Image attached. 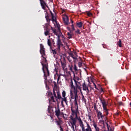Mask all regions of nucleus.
<instances>
[{"mask_svg": "<svg viewBox=\"0 0 131 131\" xmlns=\"http://www.w3.org/2000/svg\"><path fill=\"white\" fill-rule=\"evenodd\" d=\"M77 80H79V78H78Z\"/></svg>", "mask_w": 131, "mask_h": 131, "instance_id": "nucleus-62", "label": "nucleus"}, {"mask_svg": "<svg viewBox=\"0 0 131 131\" xmlns=\"http://www.w3.org/2000/svg\"><path fill=\"white\" fill-rule=\"evenodd\" d=\"M119 106H121V105H122V102H119Z\"/></svg>", "mask_w": 131, "mask_h": 131, "instance_id": "nucleus-50", "label": "nucleus"}, {"mask_svg": "<svg viewBox=\"0 0 131 131\" xmlns=\"http://www.w3.org/2000/svg\"><path fill=\"white\" fill-rule=\"evenodd\" d=\"M116 115H117V116H118V115H119V113L117 112L116 113Z\"/></svg>", "mask_w": 131, "mask_h": 131, "instance_id": "nucleus-53", "label": "nucleus"}, {"mask_svg": "<svg viewBox=\"0 0 131 131\" xmlns=\"http://www.w3.org/2000/svg\"><path fill=\"white\" fill-rule=\"evenodd\" d=\"M52 51V53L53 54L54 58H57V51L53 49Z\"/></svg>", "mask_w": 131, "mask_h": 131, "instance_id": "nucleus-25", "label": "nucleus"}, {"mask_svg": "<svg viewBox=\"0 0 131 131\" xmlns=\"http://www.w3.org/2000/svg\"><path fill=\"white\" fill-rule=\"evenodd\" d=\"M108 111H109V110H107V111H105L104 112H105V114H106V116L108 115V114H109Z\"/></svg>", "mask_w": 131, "mask_h": 131, "instance_id": "nucleus-40", "label": "nucleus"}, {"mask_svg": "<svg viewBox=\"0 0 131 131\" xmlns=\"http://www.w3.org/2000/svg\"><path fill=\"white\" fill-rule=\"evenodd\" d=\"M71 22L72 24H73L74 22H73V20H72V19H71Z\"/></svg>", "mask_w": 131, "mask_h": 131, "instance_id": "nucleus-57", "label": "nucleus"}, {"mask_svg": "<svg viewBox=\"0 0 131 131\" xmlns=\"http://www.w3.org/2000/svg\"><path fill=\"white\" fill-rule=\"evenodd\" d=\"M66 39V38H64L63 39H62V42H63L64 43L65 42V40Z\"/></svg>", "mask_w": 131, "mask_h": 131, "instance_id": "nucleus-48", "label": "nucleus"}, {"mask_svg": "<svg viewBox=\"0 0 131 131\" xmlns=\"http://www.w3.org/2000/svg\"><path fill=\"white\" fill-rule=\"evenodd\" d=\"M99 100L101 102V103L102 104V107L103 108V111H107V110H108L107 109V103H106V101L104 99V98H99Z\"/></svg>", "mask_w": 131, "mask_h": 131, "instance_id": "nucleus-7", "label": "nucleus"}, {"mask_svg": "<svg viewBox=\"0 0 131 131\" xmlns=\"http://www.w3.org/2000/svg\"><path fill=\"white\" fill-rule=\"evenodd\" d=\"M76 33L77 34H80V30L79 29H78L77 30L75 31Z\"/></svg>", "mask_w": 131, "mask_h": 131, "instance_id": "nucleus-37", "label": "nucleus"}, {"mask_svg": "<svg viewBox=\"0 0 131 131\" xmlns=\"http://www.w3.org/2000/svg\"><path fill=\"white\" fill-rule=\"evenodd\" d=\"M70 57H71V58H73L74 59V60H77V57L76 56H75V55H74V54H73V53H70Z\"/></svg>", "mask_w": 131, "mask_h": 131, "instance_id": "nucleus-21", "label": "nucleus"}, {"mask_svg": "<svg viewBox=\"0 0 131 131\" xmlns=\"http://www.w3.org/2000/svg\"><path fill=\"white\" fill-rule=\"evenodd\" d=\"M50 31H51V29L48 28V27L46 28V30L45 31L44 34L46 35V36H48V35H50L51 34V33H50Z\"/></svg>", "mask_w": 131, "mask_h": 131, "instance_id": "nucleus-13", "label": "nucleus"}, {"mask_svg": "<svg viewBox=\"0 0 131 131\" xmlns=\"http://www.w3.org/2000/svg\"><path fill=\"white\" fill-rule=\"evenodd\" d=\"M70 98L71 100H73V99H75V94H73V92L72 91H70Z\"/></svg>", "mask_w": 131, "mask_h": 131, "instance_id": "nucleus-18", "label": "nucleus"}, {"mask_svg": "<svg viewBox=\"0 0 131 131\" xmlns=\"http://www.w3.org/2000/svg\"><path fill=\"white\" fill-rule=\"evenodd\" d=\"M47 43L49 47H50V49H52V41H51V39H48Z\"/></svg>", "mask_w": 131, "mask_h": 131, "instance_id": "nucleus-22", "label": "nucleus"}, {"mask_svg": "<svg viewBox=\"0 0 131 131\" xmlns=\"http://www.w3.org/2000/svg\"><path fill=\"white\" fill-rule=\"evenodd\" d=\"M74 56H75V57H76L77 58L78 56H77V53H76V52H75L74 53Z\"/></svg>", "mask_w": 131, "mask_h": 131, "instance_id": "nucleus-46", "label": "nucleus"}, {"mask_svg": "<svg viewBox=\"0 0 131 131\" xmlns=\"http://www.w3.org/2000/svg\"><path fill=\"white\" fill-rule=\"evenodd\" d=\"M93 125L95 129V131H100L101 130V129H100V128H99V127H98V126L97 125V123L94 122Z\"/></svg>", "mask_w": 131, "mask_h": 131, "instance_id": "nucleus-14", "label": "nucleus"}, {"mask_svg": "<svg viewBox=\"0 0 131 131\" xmlns=\"http://www.w3.org/2000/svg\"><path fill=\"white\" fill-rule=\"evenodd\" d=\"M88 117H89V119H90V120H91V121H92V116L90 115H88Z\"/></svg>", "mask_w": 131, "mask_h": 131, "instance_id": "nucleus-45", "label": "nucleus"}, {"mask_svg": "<svg viewBox=\"0 0 131 131\" xmlns=\"http://www.w3.org/2000/svg\"><path fill=\"white\" fill-rule=\"evenodd\" d=\"M93 84H94V85H95V84H96V83H95V82H93Z\"/></svg>", "mask_w": 131, "mask_h": 131, "instance_id": "nucleus-60", "label": "nucleus"}, {"mask_svg": "<svg viewBox=\"0 0 131 131\" xmlns=\"http://www.w3.org/2000/svg\"><path fill=\"white\" fill-rule=\"evenodd\" d=\"M82 101L84 103H86V99L85 98H84V96H82Z\"/></svg>", "mask_w": 131, "mask_h": 131, "instance_id": "nucleus-33", "label": "nucleus"}, {"mask_svg": "<svg viewBox=\"0 0 131 131\" xmlns=\"http://www.w3.org/2000/svg\"><path fill=\"white\" fill-rule=\"evenodd\" d=\"M53 96L54 98H55V99L57 100V95H56V92H55V89H53Z\"/></svg>", "mask_w": 131, "mask_h": 131, "instance_id": "nucleus-31", "label": "nucleus"}, {"mask_svg": "<svg viewBox=\"0 0 131 131\" xmlns=\"http://www.w3.org/2000/svg\"><path fill=\"white\" fill-rule=\"evenodd\" d=\"M61 99H62L61 104H63V102H65L66 105H68V104H67V98L63 97V98H61Z\"/></svg>", "mask_w": 131, "mask_h": 131, "instance_id": "nucleus-24", "label": "nucleus"}, {"mask_svg": "<svg viewBox=\"0 0 131 131\" xmlns=\"http://www.w3.org/2000/svg\"><path fill=\"white\" fill-rule=\"evenodd\" d=\"M50 117L51 118L52 122H54V118H53V116H50Z\"/></svg>", "mask_w": 131, "mask_h": 131, "instance_id": "nucleus-44", "label": "nucleus"}, {"mask_svg": "<svg viewBox=\"0 0 131 131\" xmlns=\"http://www.w3.org/2000/svg\"><path fill=\"white\" fill-rule=\"evenodd\" d=\"M74 70H75V71H78L77 67H76V64H74Z\"/></svg>", "mask_w": 131, "mask_h": 131, "instance_id": "nucleus-36", "label": "nucleus"}, {"mask_svg": "<svg viewBox=\"0 0 131 131\" xmlns=\"http://www.w3.org/2000/svg\"><path fill=\"white\" fill-rule=\"evenodd\" d=\"M44 71H45V73H44V79H45V83L46 84V86H47V82H48V84H51V83H52V79H49L48 80V78L47 77V74L46 73V72L47 73V76H48V72L47 71V69H45ZM48 76H50V73H49V75Z\"/></svg>", "mask_w": 131, "mask_h": 131, "instance_id": "nucleus-6", "label": "nucleus"}, {"mask_svg": "<svg viewBox=\"0 0 131 131\" xmlns=\"http://www.w3.org/2000/svg\"><path fill=\"white\" fill-rule=\"evenodd\" d=\"M57 100H60L61 99H62V96H61V94H60V92L58 91L57 92Z\"/></svg>", "mask_w": 131, "mask_h": 131, "instance_id": "nucleus-23", "label": "nucleus"}, {"mask_svg": "<svg viewBox=\"0 0 131 131\" xmlns=\"http://www.w3.org/2000/svg\"><path fill=\"white\" fill-rule=\"evenodd\" d=\"M61 37L62 39L66 38V37H64V36L63 35H62Z\"/></svg>", "mask_w": 131, "mask_h": 131, "instance_id": "nucleus-55", "label": "nucleus"}, {"mask_svg": "<svg viewBox=\"0 0 131 131\" xmlns=\"http://www.w3.org/2000/svg\"><path fill=\"white\" fill-rule=\"evenodd\" d=\"M48 95L49 96V97H52V96H53V93H52L51 92H49Z\"/></svg>", "mask_w": 131, "mask_h": 131, "instance_id": "nucleus-38", "label": "nucleus"}, {"mask_svg": "<svg viewBox=\"0 0 131 131\" xmlns=\"http://www.w3.org/2000/svg\"><path fill=\"white\" fill-rule=\"evenodd\" d=\"M67 35L68 36V38H69V39H70V38H72V35L70 33L68 32L67 33Z\"/></svg>", "mask_w": 131, "mask_h": 131, "instance_id": "nucleus-30", "label": "nucleus"}, {"mask_svg": "<svg viewBox=\"0 0 131 131\" xmlns=\"http://www.w3.org/2000/svg\"><path fill=\"white\" fill-rule=\"evenodd\" d=\"M82 88H83V91H85L88 94L90 93V90H89V87L88 85H86V84H85V82H84V83L82 84Z\"/></svg>", "mask_w": 131, "mask_h": 131, "instance_id": "nucleus-12", "label": "nucleus"}, {"mask_svg": "<svg viewBox=\"0 0 131 131\" xmlns=\"http://www.w3.org/2000/svg\"><path fill=\"white\" fill-rule=\"evenodd\" d=\"M59 128L60 129V131H63V128H62V126H59Z\"/></svg>", "mask_w": 131, "mask_h": 131, "instance_id": "nucleus-47", "label": "nucleus"}, {"mask_svg": "<svg viewBox=\"0 0 131 131\" xmlns=\"http://www.w3.org/2000/svg\"><path fill=\"white\" fill-rule=\"evenodd\" d=\"M67 59H68V61L70 62V63H72V59H71V58H70V57H68L67 58Z\"/></svg>", "mask_w": 131, "mask_h": 131, "instance_id": "nucleus-35", "label": "nucleus"}, {"mask_svg": "<svg viewBox=\"0 0 131 131\" xmlns=\"http://www.w3.org/2000/svg\"><path fill=\"white\" fill-rule=\"evenodd\" d=\"M59 79H60V76L58 75V78H57L58 81H59Z\"/></svg>", "mask_w": 131, "mask_h": 131, "instance_id": "nucleus-52", "label": "nucleus"}, {"mask_svg": "<svg viewBox=\"0 0 131 131\" xmlns=\"http://www.w3.org/2000/svg\"><path fill=\"white\" fill-rule=\"evenodd\" d=\"M49 37H51V36H49Z\"/></svg>", "mask_w": 131, "mask_h": 131, "instance_id": "nucleus-64", "label": "nucleus"}, {"mask_svg": "<svg viewBox=\"0 0 131 131\" xmlns=\"http://www.w3.org/2000/svg\"><path fill=\"white\" fill-rule=\"evenodd\" d=\"M53 83L54 84V87L56 88V86H57V83H56L55 81H53Z\"/></svg>", "mask_w": 131, "mask_h": 131, "instance_id": "nucleus-43", "label": "nucleus"}, {"mask_svg": "<svg viewBox=\"0 0 131 131\" xmlns=\"http://www.w3.org/2000/svg\"><path fill=\"white\" fill-rule=\"evenodd\" d=\"M64 43H65L67 46H68V43H67V42H64Z\"/></svg>", "mask_w": 131, "mask_h": 131, "instance_id": "nucleus-58", "label": "nucleus"}, {"mask_svg": "<svg viewBox=\"0 0 131 131\" xmlns=\"http://www.w3.org/2000/svg\"><path fill=\"white\" fill-rule=\"evenodd\" d=\"M122 42L121 41V39H119V41L117 43V46H118L119 48H122Z\"/></svg>", "mask_w": 131, "mask_h": 131, "instance_id": "nucleus-19", "label": "nucleus"}, {"mask_svg": "<svg viewBox=\"0 0 131 131\" xmlns=\"http://www.w3.org/2000/svg\"><path fill=\"white\" fill-rule=\"evenodd\" d=\"M50 12L51 13V17H52L51 19H50V18H49V15H48V13H46L45 18L47 20V23H48V24H50V21L52 20V22H55L56 23H57V18L55 17L56 15V13H54V14H53V12H52V11H50Z\"/></svg>", "mask_w": 131, "mask_h": 131, "instance_id": "nucleus-3", "label": "nucleus"}, {"mask_svg": "<svg viewBox=\"0 0 131 131\" xmlns=\"http://www.w3.org/2000/svg\"><path fill=\"white\" fill-rule=\"evenodd\" d=\"M94 110L96 111V113H97L99 111V110H98V108L97 107V104L96 103H94Z\"/></svg>", "mask_w": 131, "mask_h": 131, "instance_id": "nucleus-27", "label": "nucleus"}, {"mask_svg": "<svg viewBox=\"0 0 131 131\" xmlns=\"http://www.w3.org/2000/svg\"><path fill=\"white\" fill-rule=\"evenodd\" d=\"M106 125L107 127V129L109 130V124H108V123H106Z\"/></svg>", "mask_w": 131, "mask_h": 131, "instance_id": "nucleus-49", "label": "nucleus"}, {"mask_svg": "<svg viewBox=\"0 0 131 131\" xmlns=\"http://www.w3.org/2000/svg\"><path fill=\"white\" fill-rule=\"evenodd\" d=\"M57 28L58 30L60 31V27L59 26H57Z\"/></svg>", "mask_w": 131, "mask_h": 131, "instance_id": "nucleus-56", "label": "nucleus"}, {"mask_svg": "<svg viewBox=\"0 0 131 131\" xmlns=\"http://www.w3.org/2000/svg\"><path fill=\"white\" fill-rule=\"evenodd\" d=\"M62 96L63 98L66 97V91H63L62 92Z\"/></svg>", "mask_w": 131, "mask_h": 131, "instance_id": "nucleus-28", "label": "nucleus"}, {"mask_svg": "<svg viewBox=\"0 0 131 131\" xmlns=\"http://www.w3.org/2000/svg\"><path fill=\"white\" fill-rule=\"evenodd\" d=\"M83 25V23H82V21L76 23V26H77V27H78L79 28H82Z\"/></svg>", "mask_w": 131, "mask_h": 131, "instance_id": "nucleus-16", "label": "nucleus"}, {"mask_svg": "<svg viewBox=\"0 0 131 131\" xmlns=\"http://www.w3.org/2000/svg\"><path fill=\"white\" fill-rule=\"evenodd\" d=\"M96 113H97L98 119H101H101H103L105 116V115H103L102 112H101V111H98V112H97Z\"/></svg>", "mask_w": 131, "mask_h": 131, "instance_id": "nucleus-11", "label": "nucleus"}, {"mask_svg": "<svg viewBox=\"0 0 131 131\" xmlns=\"http://www.w3.org/2000/svg\"><path fill=\"white\" fill-rule=\"evenodd\" d=\"M48 90H50V87H48Z\"/></svg>", "mask_w": 131, "mask_h": 131, "instance_id": "nucleus-59", "label": "nucleus"}, {"mask_svg": "<svg viewBox=\"0 0 131 131\" xmlns=\"http://www.w3.org/2000/svg\"><path fill=\"white\" fill-rule=\"evenodd\" d=\"M73 80L75 82V86L73 84ZM73 80L72 79H71L70 85L71 89H72V90H74V94H75V99L73 101L75 105V109H73L72 107H71V111L72 115H73V114H75L76 117H77V113H79L78 103H77V100H78V95H77V93H78V90L79 91H81V84H80V82L77 81L75 78H73Z\"/></svg>", "mask_w": 131, "mask_h": 131, "instance_id": "nucleus-1", "label": "nucleus"}, {"mask_svg": "<svg viewBox=\"0 0 131 131\" xmlns=\"http://www.w3.org/2000/svg\"><path fill=\"white\" fill-rule=\"evenodd\" d=\"M129 105L131 106V102L129 103Z\"/></svg>", "mask_w": 131, "mask_h": 131, "instance_id": "nucleus-61", "label": "nucleus"}, {"mask_svg": "<svg viewBox=\"0 0 131 131\" xmlns=\"http://www.w3.org/2000/svg\"><path fill=\"white\" fill-rule=\"evenodd\" d=\"M45 50V47L43 46L42 44L40 45V53L41 54L42 58H43V62H41V64L42 66V71L44 73H45V69H46V71L48 73V76H49L50 75V71H49V66L48 65V61L47 60V59L45 57L46 56V52Z\"/></svg>", "mask_w": 131, "mask_h": 131, "instance_id": "nucleus-2", "label": "nucleus"}, {"mask_svg": "<svg viewBox=\"0 0 131 131\" xmlns=\"http://www.w3.org/2000/svg\"><path fill=\"white\" fill-rule=\"evenodd\" d=\"M100 93H103L104 90H103L102 88H101V89L100 90Z\"/></svg>", "mask_w": 131, "mask_h": 131, "instance_id": "nucleus-42", "label": "nucleus"}, {"mask_svg": "<svg viewBox=\"0 0 131 131\" xmlns=\"http://www.w3.org/2000/svg\"><path fill=\"white\" fill-rule=\"evenodd\" d=\"M69 67L70 68V71H71V72H73V73H74V72H73V66L72 65L71 66H69Z\"/></svg>", "mask_w": 131, "mask_h": 131, "instance_id": "nucleus-32", "label": "nucleus"}, {"mask_svg": "<svg viewBox=\"0 0 131 131\" xmlns=\"http://www.w3.org/2000/svg\"><path fill=\"white\" fill-rule=\"evenodd\" d=\"M81 91H81H80V92Z\"/></svg>", "mask_w": 131, "mask_h": 131, "instance_id": "nucleus-63", "label": "nucleus"}, {"mask_svg": "<svg viewBox=\"0 0 131 131\" xmlns=\"http://www.w3.org/2000/svg\"><path fill=\"white\" fill-rule=\"evenodd\" d=\"M70 118L71 120V121H70V123L72 124V125H75V126H76V122L77 121V117H76V115L75 118H73L72 116H71Z\"/></svg>", "mask_w": 131, "mask_h": 131, "instance_id": "nucleus-9", "label": "nucleus"}, {"mask_svg": "<svg viewBox=\"0 0 131 131\" xmlns=\"http://www.w3.org/2000/svg\"><path fill=\"white\" fill-rule=\"evenodd\" d=\"M55 116L57 118H61V117H63V118H65V117L64 116V113L61 112V110H60V108H59V105L57 106V107H55Z\"/></svg>", "mask_w": 131, "mask_h": 131, "instance_id": "nucleus-4", "label": "nucleus"}, {"mask_svg": "<svg viewBox=\"0 0 131 131\" xmlns=\"http://www.w3.org/2000/svg\"><path fill=\"white\" fill-rule=\"evenodd\" d=\"M61 67L62 69L64 70V69L66 68V62H61Z\"/></svg>", "mask_w": 131, "mask_h": 131, "instance_id": "nucleus-26", "label": "nucleus"}, {"mask_svg": "<svg viewBox=\"0 0 131 131\" xmlns=\"http://www.w3.org/2000/svg\"><path fill=\"white\" fill-rule=\"evenodd\" d=\"M87 15L88 16H92L93 14H92V13H90V12H88Z\"/></svg>", "mask_w": 131, "mask_h": 131, "instance_id": "nucleus-41", "label": "nucleus"}, {"mask_svg": "<svg viewBox=\"0 0 131 131\" xmlns=\"http://www.w3.org/2000/svg\"><path fill=\"white\" fill-rule=\"evenodd\" d=\"M78 66H79V67H81V66H82V62H78Z\"/></svg>", "mask_w": 131, "mask_h": 131, "instance_id": "nucleus-39", "label": "nucleus"}, {"mask_svg": "<svg viewBox=\"0 0 131 131\" xmlns=\"http://www.w3.org/2000/svg\"><path fill=\"white\" fill-rule=\"evenodd\" d=\"M58 120L55 121V122L58 126H61V124H62V120H61V118H58Z\"/></svg>", "mask_w": 131, "mask_h": 131, "instance_id": "nucleus-15", "label": "nucleus"}, {"mask_svg": "<svg viewBox=\"0 0 131 131\" xmlns=\"http://www.w3.org/2000/svg\"><path fill=\"white\" fill-rule=\"evenodd\" d=\"M71 28H72V31H75V28H74V24H72V25L71 26Z\"/></svg>", "mask_w": 131, "mask_h": 131, "instance_id": "nucleus-34", "label": "nucleus"}, {"mask_svg": "<svg viewBox=\"0 0 131 131\" xmlns=\"http://www.w3.org/2000/svg\"><path fill=\"white\" fill-rule=\"evenodd\" d=\"M56 46H57V50L58 52H60L61 50V47H63V43L61 41V39H60V36H58L57 42H56Z\"/></svg>", "mask_w": 131, "mask_h": 131, "instance_id": "nucleus-5", "label": "nucleus"}, {"mask_svg": "<svg viewBox=\"0 0 131 131\" xmlns=\"http://www.w3.org/2000/svg\"><path fill=\"white\" fill-rule=\"evenodd\" d=\"M60 63H66V58H65V56L61 57Z\"/></svg>", "mask_w": 131, "mask_h": 131, "instance_id": "nucleus-20", "label": "nucleus"}, {"mask_svg": "<svg viewBox=\"0 0 131 131\" xmlns=\"http://www.w3.org/2000/svg\"><path fill=\"white\" fill-rule=\"evenodd\" d=\"M94 86L96 90H98V88H97V85L95 84Z\"/></svg>", "mask_w": 131, "mask_h": 131, "instance_id": "nucleus-51", "label": "nucleus"}, {"mask_svg": "<svg viewBox=\"0 0 131 131\" xmlns=\"http://www.w3.org/2000/svg\"><path fill=\"white\" fill-rule=\"evenodd\" d=\"M48 113H51V112H50V108H48Z\"/></svg>", "mask_w": 131, "mask_h": 131, "instance_id": "nucleus-54", "label": "nucleus"}, {"mask_svg": "<svg viewBox=\"0 0 131 131\" xmlns=\"http://www.w3.org/2000/svg\"><path fill=\"white\" fill-rule=\"evenodd\" d=\"M40 1V6L43 10H46V8H49L47 2L45 0H39Z\"/></svg>", "mask_w": 131, "mask_h": 131, "instance_id": "nucleus-8", "label": "nucleus"}, {"mask_svg": "<svg viewBox=\"0 0 131 131\" xmlns=\"http://www.w3.org/2000/svg\"><path fill=\"white\" fill-rule=\"evenodd\" d=\"M55 102L56 101H57V99H56V98H55L54 96L53 95L52 96H50V99H49V102Z\"/></svg>", "mask_w": 131, "mask_h": 131, "instance_id": "nucleus-17", "label": "nucleus"}, {"mask_svg": "<svg viewBox=\"0 0 131 131\" xmlns=\"http://www.w3.org/2000/svg\"><path fill=\"white\" fill-rule=\"evenodd\" d=\"M51 29H52V31H53V33H54L55 35H57V33L56 29H54V28H53V27H51Z\"/></svg>", "mask_w": 131, "mask_h": 131, "instance_id": "nucleus-29", "label": "nucleus"}, {"mask_svg": "<svg viewBox=\"0 0 131 131\" xmlns=\"http://www.w3.org/2000/svg\"><path fill=\"white\" fill-rule=\"evenodd\" d=\"M62 20L65 24V25H69V18L67 15H64L62 17Z\"/></svg>", "mask_w": 131, "mask_h": 131, "instance_id": "nucleus-10", "label": "nucleus"}]
</instances>
